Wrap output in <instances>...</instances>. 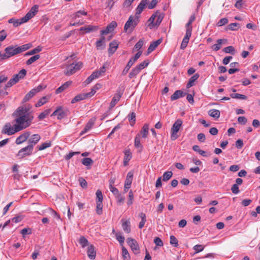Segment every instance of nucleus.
Returning <instances> with one entry per match:
<instances>
[{"mask_svg": "<svg viewBox=\"0 0 260 260\" xmlns=\"http://www.w3.org/2000/svg\"><path fill=\"white\" fill-rule=\"evenodd\" d=\"M18 132H20V130L17 125L15 124L13 126H12L10 122L6 123L2 130V134L9 136L14 135Z\"/></svg>", "mask_w": 260, "mask_h": 260, "instance_id": "423d86ee", "label": "nucleus"}, {"mask_svg": "<svg viewBox=\"0 0 260 260\" xmlns=\"http://www.w3.org/2000/svg\"><path fill=\"white\" fill-rule=\"evenodd\" d=\"M139 216L141 218V221L139 224V228L140 229H142L146 221V216L145 213L141 212L139 214Z\"/></svg>", "mask_w": 260, "mask_h": 260, "instance_id": "473e14b6", "label": "nucleus"}, {"mask_svg": "<svg viewBox=\"0 0 260 260\" xmlns=\"http://www.w3.org/2000/svg\"><path fill=\"white\" fill-rule=\"evenodd\" d=\"M81 15L86 16L87 15V12L84 11H78L73 15L72 18L73 19H76L77 18H79Z\"/></svg>", "mask_w": 260, "mask_h": 260, "instance_id": "864d4df0", "label": "nucleus"}, {"mask_svg": "<svg viewBox=\"0 0 260 260\" xmlns=\"http://www.w3.org/2000/svg\"><path fill=\"white\" fill-rule=\"evenodd\" d=\"M37 92H38V89H32L28 93H27L23 99V102L25 103L29 101L31 98H32Z\"/></svg>", "mask_w": 260, "mask_h": 260, "instance_id": "393cba45", "label": "nucleus"}, {"mask_svg": "<svg viewBox=\"0 0 260 260\" xmlns=\"http://www.w3.org/2000/svg\"><path fill=\"white\" fill-rule=\"evenodd\" d=\"M123 94V91L120 90H117L116 93L114 94V96L112 98V100L110 104V108H113L116 103L119 101L121 98L122 95Z\"/></svg>", "mask_w": 260, "mask_h": 260, "instance_id": "f8f14e48", "label": "nucleus"}, {"mask_svg": "<svg viewBox=\"0 0 260 260\" xmlns=\"http://www.w3.org/2000/svg\"><path fill=\"white\" fill-rule=\"evenodd\" d=\"M223 50L224 52L227 53H231L232 55H234L235 54V49L234 47L232 46L224 48Z\"/></svg>", "mask_w": 260, "mask_h": 260, "instance_id": "3c124183", "label": "nucleus"}, {"mask_svg": "<svg viewBox=\"0 0 260 260\" xmlns=\"http://www.w3.org/2000/svg\"><path fill=\"white\" fill-rule=\"evenodd\" d=\"M115 236L117 240L119 242L120 245L123 246L125 238L120 233H116Z\"/></svg>", "mask_w": 260, "mask_h": 260, "instance_id": "79ce46f5", "label": "nucleus"}, {"mask_svg": "<svg viewBox=\"0 0 260 260\" xmlns=\"http://www.w3.org/2000/svg\"><path fill=\"white\" fill-rule=\"evenodd\" d=\"M156 12L155 14L152 15L150 18L149 19V21L150 22V24H149V26L150 28H153L155 26V24L154 23V21L156 18Z\"/></svg>", "mask_w": 260, "mask_h": 260, "instance_id": "603ef678", "label": "nucleus"}, {"mask_svg": "<svg viewBox=\"0 0 260 260\" xmlns=\"http://www.w3.org/2000/svg\"><path fill=\"white\" fill-rule=\"evenodd\" d=\"M30 132H25L21 135H20L16 140V143L17 145H19L25 142L26 140L28 139L29 137L30 136Z\"/></svg>", "mask_w": 260, "mask_h": 260, "instance_id": "4468645a", "label": "nucleus"}, {"mask_svg": "<svg viewBox=\"0 0 260 260\" xmlns=\"http://www.w3.org/2000/svg\"><path fill=\"white\" fill-rule=\"evenodd\" d=\"M191 32H192V27H188V28H186V34H185V35L184 38H186L188 40H189V38L191 35Z\"/></svg>", "mask_w": 260, "mask_h": 260, "instance_id": "680f3d73", "label": "nucleus"}, {"mask_svg": "<svg viewBox=\"0 0 260 260\" xmlns=\"http://www.w3.org/2000/svg\"><path fill=\"white\" fill-rule=\"evenodd\" d=\"M28 21V20L27 19L25 16L19 19H15L14 26L17 27L19 25L27 22Z\"/></svg>", "mask_w": 260, "mask_h": 260, "instance_id": "ea45409f", "label": "nucleus"}, {"mask_svg": "<svg viewBox=\"0 0 260 260\" xmlns=\"http://www.w3.org/2000/svg\"><path fill=\"white\" fill-rule=\"evenodd\" d=\"M121 222L122 227L123 228V231L126 233H129L131 231L130 221L128 220H124V219H121Z\"/></svg>", "mask_w": 260, "mask_h": 260, "instance_id": "b1692460", "label": "nucleus"}, {"mask_svg": "<svg viewBox=\"0 0 260 260\" xmlns=\"http://www.w3.org/2000/svg\"><path fill=\"white\" fill-rule=\"evenodd\" d=\"M86 99H87V98L86 97V93L79 94L75 96V98L72 99L71 103L74 104L80 101L85 100Z\"/></svg>", "mask_w": 260, "mask_h": 260, "instance_id": "c85d7f7f", "label": "nucleus"}, {"mask_svg": "<svg viewBox=\"0 0 260 260\" xmlns=\"http://www.w3.org/2000/svg\"><path fill=\"white\" fill-rule=\"evenodd\" d=\"M98 29V26L88 25L84 27H81L79 30L81 35H83L84 33H89L92 31H95Z\"/></svg>", "mask_w": 260, "mask_h": 260, "instance_id": "9b49d317", "label": "nucleus"}, {"mask_svg": "<svg viewBox=\"0 0 260 260\" xmlns=\"http://www.w3.org/2000/svg\"><path fill=\"white\" fill-rule=\"evenodd\" d=\"M13 115L15 117L14 121L16 122V125L20 131L29 127L34 118L32 112L30 111L29 106L19 107Z\"/></svg>", "mask_w": 260, "mask_h": 260, "instance_id": "f257e3e1", "label": "nucleus"}, {"mask_svg": "<svg viewBox=\"0 0 260 260\" xmlns=\"http://www.w3.org/2000/svg\"><path fill=\"white\" fill-rule=\"evenodd\" d=\"M79 243L82 248H84L88 245V241L84 236L80 237Z\"/></svg>", "mask_w": 260, "mask_h": 260, "instance_id": "58836bf2", "label": "nucleus"}, {"mask_svg": "<svg viewBox=\"0 0 260 260\" xmlns=\"http://www.w3.org/2000/svg\"><path fill=\"white\" fill-rule=\"evenodd\" d=\"M148 130H149V125L148 124H145L141 131V133L142 135V137L144 138H146L148 134Z\"/></svg>", "mask_w": 260, "mask_h": 260, "instance_id": "e433bc0d", "label": "nucleus"}, {"mask_svg": "<svg viewBox=\"0 0 260 260\" xmlns=\"http://www.w3.org/2000/svg\"><path fill=\"white\" fill-rule=\"evenodd\" d=\"M133 175L134 174L132 172H129L127 173L126 179L125 180L124 185L131 186L133 179Z\"/></svg>", "mask_w": 260, "mask_h": 260, "instance_id": "7c9ffc66", "label": "nucleus"}, {"mask_svg": "<svg viewBox=\"0 0 260 260\" xmlns=\"http://www.w3.org/2000/svg\"><path fill=\"white\" fill-rule=\"evenodd\" d=\"M156 14L157 19L155 25H159L164 18V14L162 13H160L158 11H156Z\"/></svg>", "mask_w": 260, "mask_h": 260, "instance_id": "a19ab883", "label": "nucleus"}, {"mask_svg": "<svg viewBox=\"0 0 260 260\" xmlns=\"http://www.w3.org/2000/svg\"><path fill=\"white\" fill-rule=\"evenodd\" d=\"M128 118L131 125L134 124L136 121V114L134 112L131 113L128 115Z\"/></svg>", "mask_w": 260, "mask_h": 260, "instance_id": "6e6d98bb", "label": "nucleus"}, {"mask_svg": "<svg viewBox=\"0 0 260 260\" xmlns=\"http://www.w3.org/2000/svg\"><path fill=\"white\" fill-rule=\"evenodd\" d=\"M230 96L233 99L241 100H246L247 98L246 95L240 93H231Z\"/></svg>", "mask_w": 260, "mask_h": 260, "instance_id": "37998d69", "label": "nucleus"}, {"mask_svg": "<svg viewBox=\"0 0 260 260\" xmlns=\"http://www.w3.org/2000/svg\"><path fill=\"white\" fill-rule=\"evenodd\" d=\"M132 158V154L129 150H126L124 153V157L123 160L124 166H126L128 162L131 160Z\"/></svg>", "mask_w": 260, "mask_h": 260, "instance_id": "72a5a7b5", "label": "nucleus"}, {"mask_svg": "<svg viewBox=\"0 0 260 260\" xmlns=\"http://www.w3.org/2000/svg\"><path fill=\"white\" fill-rule=\"evenodd\" d=\"M182 124V121L180 119H178L176 120L173 124V126L171 129V139L172 140H175L179 137L177 133L179 132Z\"/></svg>", "mask_w": 260, "mask_h": 260, "instance_id": "39448f33", "label": "nucleus"}, {"mask_svg": "<svg viewBox=\"0 0 260 260\" xmlns=\"http://www.w3.org/2000/svg\"><path fill=\"white\" fill-rule=\"evenodd\" d=\"M87 255L91 259H94L96 256V251L93 245H90L87 248Z\"/></svg>", "mask_w": 260, "mask_h": 260, "instance_id": "6ab92c4d", "label": "nucleus"}, {"mask_svg": "<svg viewBox=\"0 0 260 260\" xmlns=\"http://www.w3.org/2000/svg\"><path fill=\"white\" fill-rule=\"evenodd\" d=\"M142 52L141 51H138L135 56L129 59L128 61L126 66L125 68L122 72V75L125 76L128 72L131 67L133 65V64L136 61V60L141 56Z\"/></svg>", "mask_w": 260, "mask_h": 260, "instance_id": "6e6552de", "label": "nucleus"}, {"mask_svg": "<svg viewBox=\"0 0 260 260\" xmlns=\"http://www.w3.org/2000/svg\"><path fill=\"white\" fill-rule=\"evenodd\" d=\"M94 124V120L92 119H90L86 124L84 129L80 132V135L82 136L85 134V133H87L89 130H90L92 128Z\"/></svg>", "mask_w": 260, "mask_h": 260, "instance_id": "2eb2a0df", "label": "nucleus"}, {"mask_svg": "<svg viewBox=\"0 0 260 260\" xmlns=\"http://www.w3.org/2000/svg\"><path fill=\"white\" fill-rule=\"evenodd\" d=\"M32 46L30 43L26 44L21 46H9L5 49V53L2 54V60H5L14 55L24 52Z\"/></svg>", "mask_w": 260, "mask_h": 260, "instance_id": "f03ea898", "label": "nucleus"}, {"mask_svg": "<svg viewBox=\"0 0 260 260\" xmlns=\"http://www.w3.org/2000/svg\"><path fill=\"white\" fill-rule=\"evenodd\" d=\"M101 76V75L97 71H95L87 78L85 82L86 84H88L93 80L99 78Z\"/></svg>", "mask_w": 260, "mask_h": 260, "instance_id": "4be33fe9", "label": "nucleus"}, {"mask_svg": "<svg viewBox=\"0 0 260 260\" xmlns=\"http://www.w3.org/2000/svg\"><path fill=\"white\" fill-rule=\"evenodd\" d=\"M40 55H39V54L35 55L31 57L29 59H28L26 61V63L27 65H30L31 63H32L33 62H34L35 61H36V60H37L38 59H39L40 58Z\"/></svg>", "mask_w": 260, "mask_h": 260, "instance_id": "c03bdc74", "label": "nucleus"}, {"mask_svg": "<svg viewBox=\"0 0 260 260\" xmlns=\"http://www.w3.org/2000/svg\"><path fill=\"white\" fill-rule=\"evenodd\" d=\"M26 71L25 69H22L18 74H15L13 76L10 81L5 85L4 89H7V88H10L13 85L17 83L20 79H23L26 76Z\"/></svg>", "mask_w": 260, "mask_h": 260, "instance_id": "20e7f679", "label": "nucleus"}, {"mask_svg": "<svg viewBox=\"0 0 260 260\" xmlns=\"http://www.w3.org/2000/svg\"><path fill=\"white\" fill-rule=\"evenodd\" d=\"M51 145V143L50 141L46 142L41 144L40 146H38V149L40 151L45 149L47 148L50 147Z\"/></svg>", "mask_w": 260, "mask_h": 260, "instance_id": "a18cd8bd", "label": "nucleus"}, {"mask_svg": "<svg viewBox=\"0 0 260 260\" xmlns=\"http://www.w3.org/2000/svg\"><path fill=\"white\" fill-rule=\"evenodd\" d=\"M58 114H57V119H62L64 117L67 116L68 115V111L63 110L61 107H59L58 108Z\"/></svg>", "mask_w": 260, "mask_h": 260, "instance_id": "c756f323", "label": "nucleus"}, {"mask_svg": "<svg viewBox=\"0 0 260 260\" xmlns=\"http://www.w3.org/2000/svg\"><path fill=\"white\" fill-rule=\"evenodd\" d=\"M140 71H141L137 67H136L133 69L129 73L128 75L129 78L131 79L136 78L137 75L140 72Z\"/></svg>", "mask_w": 260, "mask_h": 260, "instance_id": "c9c22d12", "label": "nucleus"}, {"mask_svg": "<svg viewBox=\"0 0 260 260\" xmlns=\"http://www.w3.org/2000/svg\"><path fill=\"white\" fill-rule=\"evenodd\" d=\"M108 64L107 63L104 64V65L99 70H96L101 76H102L106 71V68Z\"/></svg>", "mask_w": 260, "mask_h": 260, "instance_id": "0e129e2a", "label": "nucleus"}, {"mask_svg": "<svg viewBox=\"0 0 260 260\" xmlns=\"http://www.w3.org/2000/svg\"><path fill=\"white\" fill-rule=\"evenodd\" d=\"M72 84V81H67L66 83H64L63 85L60 86L59 87H58L56 90V93H59L61 92H62L63 90L66 89L67 88H68Z\"/></svg>", "mask_w": 260, "mask_h": 260, "instance_id": "cd10ccee", "label": "nucleus"}, {"mask_svg": "<svg viewBox=\"0 0 260 260\" xmlns=\"http://www.w3.org/2000/svg\"><path fill=\"white\" fill-rule=\"evenodd\" d=\"M161 43V40L158 39L152 42L147 49V54H149L155 49V48Z\"/></svg>", "mask_w": 260, "mask_h": 260, "instance_id": "5701e85b", "label": "nucleus"}, {"mask_svg": "<svg viewBox=\"0 0 260 260\" xmlns=\"http://www.w3.org/2000/svg\"><path fill=\"white\" fill-rule=\"evenodd\" d=\"M148 1L141 0L136 9V15H139L142 12L145 7L148 4Z\"/></svg>", "mask_w": 260, "mask_h": 260, "instance_id": "f3484780", "label": "nucleus"}, {"mask_svg": "<svg viewBox=\"0 0 260 260\" xmlns=\"http://www.w3.org/2000/svg\"><path fill=\"white\" fill-rule=\"evenodd\" d=\"M118 46V43L116 41L113 40L109 44V48L108 49L109 53L110 55L113 54L117 49Z\"/></svg>", "mask_w": 260, "mask_h": 260, "instance_id": "412c9836", "label": "nucleus"}, {"mask_svg": "<svg viewBox=\"0 0 260 260\" xmlns=\"http://www.w3.org/2000/svg\"><path fill=\"white\" fill-rule=\"evenodd\" d=\"M96 212L98 215H101L103 213L102 202H96Z\"/></svg>", "mask_w": 260, "mask_h": 260, "instance_id": "49530a36", "label": "nucleus"}, {"mask_svg": "<svg viewBox=\"0 0 260 260\" xmlns=\"http://www.w3.org/2000/svg\"><path fill=\"white\" fill-rule=\"evenodd\" d=\"M47 98L46 96H44L41 98L36 104V107H39L47 102Z\"/></svg>", "mask_w": 260, "mask_h": 260, "instance_id": "bf43d9fd", "label": "nucleus"}, {"mask_svg": "<svg viewBox=\"0 0 260 260\" xmlns=\"http://www.w3.org/2000/svg\"><path fill=\"white\" fill-rule=\"evenodd\" d=\"M127 242L134 253H139V246L136 240L131 238H128L127 239Z\"/></svg>", "mask_w": 260, "mask_h": 260, "instance_id": "9d476101", "label": "nucleus"}, {"mask_svg": "<svg viewBox=\"0 0 260 260\" xmlns=\"http://www.w3.org/2000/svg\"><path fill=\"white\" fill-rule=\"evenodd\" d=\"M117 26V22L115 21H112L110 24H109L105 29L102 30L101 31V35H107L110 32L112 31Z\"/></svg>", "mask_w": 260, "mask_h": 260, "instance_id": "ddd939ff", "label": "nucleus"}, {"mask_svg": "<svg viewBox=\"0 0 260 260\" xmlns=\"http://www.w3.org/2000/svg\"><path fill=\"white\" fill-rule=\"evenodd\" d=\"M231 190L233 193L236 194L239 193L240 192L238 185L236 184L233 185L231 187Z\"/></svg>", "mask_w": 260, "mask_h": 260, "instance_id": "774afa93", "label": "nucleus"}, {"mask_svg": "<svg viewBox=\"0 0 260 260\" xmlns=\"http://www.w3.org/2000/svg\"><path fill=\"white\" fill-rule=\"evenodd\" d=\"M83 64L81 62H78L76 63H73L67 66L64 74L67 76H70L77 71L79 70L82 67Z\"/></svg>", "mask_w": 260, "mask_h": 260, "instance_id": "0eeeda50", "label": "nucleus"}, {"mask_svg": "<svg viewBox=\"0 0 260 260\" xmlns=\"http://www.w3.org/2000/svg\"><path fill=\"white\" fill-rule=\"evenodd\" d=\"M138 21V17L131 16L124 26V31L127 34H131L137 25Z\"/></svg>", "mask_w": 260, "mask_h": 260, "instance_id": "7ed1b4c3", "label": "nucleus"}, {"mask_svg": "<svg viewBox=\"0 0 260 260\" xmlns=\"http://www.w3.org/2000/svg\"><path fill=\"white\" fill-rule=\"evenodd\" d=\"M82 162L84 165H85L86 166H90V165H92L93 164V161L91 158H89V157H86V158L82 159Z\"/></svg>", "mask_w": 260, "mask_h": 260, "instance_id": "5fc2aeb1", "label": "nucleus"}, {"mask_svg": "<svg viewBox=\"0 0 260 260\" xmlns=\"http://www.w3.org/2000/svg\"><path fill=\"white\" fill-rule=\"evenodd\" d=\"M144 44V41L143 39H140L139 41L135 44V48L137 50H140L143 46Z\"/></svg>", "mask_w": 260, "mask_h": 260, "instance_id": "e2e57ef3", "label": "nucleus"}, {"mask_svg": "<svg viewBox=\"0 0 260 260\" xmlns=\"http://www.w3.org/2000/svg\"><path fill=\"white\" fill-rule=\"evenodd\" d=\"M173 173L171 171H167L164 173L163 175L162 180L164 181H167L172 176Z\"/></svg>", "mask_w": 260, "mask_h": 260, "instance_id": "8fccbe9b", "label": "nucleus"}, {"mask_svg": "<svg viewBox=\"0 0 260 260\" xmlns=\"http://www.w3.org/2000/svg\"><path fill=\"white\" fill-rule=\"evenodd\" d=\"M96 202H102L103 200V196L102 191L98 190L96 192Z\"/></svg>", "mask_w": 260, "mask_h": 260, "instance_id": "052dcab7", "label": "nucleus"}, {"mask_svg": "<svg viewBox=\"0 0 260 260\" xmlns=\"http://www.w3.org/2000/svg\"><path fill=\"white\" fill-rule=\"evenodd\" d=\"M38 11V6L37 5H35L31 8V10L25 15V16L27 19L29 20L36 15Z\"/></svg>", "mask_w": 260, "mask_h": 260, "instance_id": "aec40b11", "label": "nucleus"}, {"mask_svg": "<svg viewBox=\"0 0 260 260\" xmlns=\"http://www.w3.org/2000/svg\"><path fill=\"white\" fill-rule=\"evenodd\" d=\"M42 51V47L40 46H38L37 47L34 48L32 50H30L29 51L26 52L25 54V56H29L35 54L37 53L40 52Z\"/></svg>", "mask_w": 260, "mask_h": 260, "instance_id": "4c0bfd02", "label": "nucleus"}, {"mask_svg": "<svg viewBox=\"0 0 260 260\" xmlns=\"http://www.w3.org/2000/svg\"><path fill=\"white\" fill-rule=\"evenodd\" d=\"M189 40H188L186 38L183 39V40L180 46L181 49L184 50L187 47Z\"/></svg>", "mask_w": 260, "mask_h": 260, "instance_id": "69168bd1", "label": "nucleus"}, {"mask_svg": "<svg viewBox=\"0 0 260 260\" xmlns=\"http://www.w3.org/2000/svg\"><path fill=\"white\" fill-rule=\"evenodd\" d=\"M200 75L198 73L195 74L192 76L189 80L186 87L187 88H190L194 85V82L199 78Z\"/></svg>", "mask_w": 260, "mask_h": 260, "instance_id": "bb28decb", "label": "nucleus"}, {"mask_svg": "<svg viewBox=\"0 0 260 260\" xmlns=\"http://www.w3.org/2000/svg\"><path fill=\"white\" fill-rule=\"evenodd\" d=\"M208 114L212 117L217 119L220 117V112L218 110L211 109L209 111Z\"/></svg>", "mask_w": 260, "mask_h": 260, "instance_id": "2f4dec72", "label": "nucleus"}, {"mask_svg": "<svg viewBox=\"0 0 260 260\" xmlns=\"http://www.w3.org/2000/svg\"><path fill=\"white\" fill-rule=\"evenodd\" d=\"M134 145L135 147L140 149L139 151L140 152L142 151L143 146L141 143L140 135H137L136 137H135Z\"/></svg>", "mask_w": 260, "mask_h": 260, "instance_id": "f704fd0d", "label": "nucleus"}, {"mask_svg": "<svg viewBox=\"0 0 260 260\" xmlns=\"http://www.w3.org/2000/svg\"><path fill=\"white\" fill-rule=\"evenodd\" d=\"M149 63V61L148 60H144L143 62L140 63L139 65L137 66L136 67L140 70L141 71L142 69L146 68Z\"/></svg>", "mask_w": 260, "mask_h": 260, "instance_id": "4d7b16f0", "label": "nucleus"}, {"mask_svg": "<svg viewBox=\"0 0 260 260\" xmlns=\"http://www.w3.org/2000/svg\"><path fill=\"white\" fill-rule=\"evenodd\" d=\"M96 47L98 50L103 49L105 48V44L101 41L98 40L96 42Z\"/></svg>", "mask_w": 260, "mask_h": 260, "instance_id": "338daca9", "label": "nucleus"}, {"mask_svg": "<svg viewBox=\"0 0 260 260\" xmlns=\"http://www.w3.org/2000/svg\"><path fill=\"white\" fill-rule=\"evenodd\" d=\"M32 145H28L25 147L21 149L17 153V156L20 158H23L26 156H29L32 154L33 151Z\"/></svg>", "mask_w": 260, "mask_h": 260, "instance_id": "1a4fd4ad", "label": "nucleus"}, {"mask_svg": "<svg viewBox=\"0 0 260 260\" xmlns=\"http://www.w3.org/2000/svg\"><path fill=\"white\" fill-rule=\"evenodd\" d=\"M178 241L177 239L174 236H170V244L174 247H177L178 246Z\"/></svg>", "mask_w": 260, "mask_h": 260, "instance_id": "13d9d810", "label": "nucleus"}, {"mask_svg": "<svg viewBox=\"0 0 260 260\" xmlns=\"http://www.w3.org/2000/svg\"><path fill=\"white\" fill-rule=\"evenodd\" d=\"M122 256L124 260H129L130 259L129 254L128 253L127 250L123 246L122 247Z\"/></svg>", "mask_w": 260, "mask_h": 260, "instance_id": "de8ad7c7", "label": "nucleus"}, {"mask_svg": "<svg viewBox=\"0 0 260 260\" xmlns=\"http://www.w3.org/2000/svg\"><path fill=\"white\" fill-rule=\"evenodd\" d=\"M186 93H184L183 91L180 90H176L171 96V100L174 101L178 99L183 97L186 95Z\"/></svg>", "mask_w": 260, "mask_h": 260, "instance_id": "a878e982", "label": "nucleus"}, {"mask_svg": "<svg viewBox=\"0 0 260 260\" xmlns=\"http://www.w3.org/2000/svg\"><path fill=\"white\" fill-rule=\"evenodd\" d=\"M148 1L141 0L136 9V15H139L142 12L145 7L148 4Z\"/></svg>", "mask_w": 260, "mask_h": 260, "instance_id": "a211bd4d", "label": "nucleus"}, {"mask_svg": "<svg viewBox=\"0 0 260 260\" xmlns=\"http://www.w3.org/2000/svg\"><path fill=\"white\" fill-rule=\"evenodd\" d=\"M51 109H47L45 110L44 112L41 113L38 116V118L39 120H42L45 118L50 113Z\"/></svg>", "mask_w": 260, "mask_h": 260, "instance_id": "09e8293b", "label": "nucleus"}, {"mask_svg": "<svg viewBox=\"0 0 260 260\" xmlns=\"http://www.w3.org/2000/svg\"><path fill=\"white\" fill-rule=\"evenodd\" d=\"M41 139V136L39 134L32 135L28 140V145H32V148L34 146L38 143Z\"/></svg>", "mask_w": 260, "mask_h": 260, "instance_id": "dca6fc26", "label": "nucleus"}]
</instances>
